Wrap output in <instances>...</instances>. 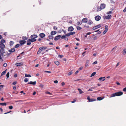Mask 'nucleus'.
<instances>
[{
  "mask_svg": "<svg viewBox=\"0 0 126 126\" xmlns=\"http://www.w3.org/2000/svg\"><path fill=\"white\" fill-rule=\"evenodd\" d=\"M106 7V5L104 3H102L99 7H97V11L98 12L101 11V10L104 9Z\"/></svg>",
  "mask_w": 126,
  "mask_h": 126,
  "instance_id": "obj_1",
  "label": "nucleus"
},
{
  "mask_svg": "<svg viewBox=\"0 0 126 126\" xmlns=\"http://www.w3.org/2000/svg\"><path fill=\"white\" fill-rule=\"evenodd\" d=\"M123 94V93L122 92H119L115 93H114L112 94L110 97H115L116 96H120L122 95Z\"/></svg>",
  "mask_w": 126,
  "mask_h": 126,
  "instance_id": "obj_2",
  "label": "nucleus"
},
{
  "mask_svg": "<svg viewBox=\"0 0 126 126\" xmlns=\"http://www.w3.org/2000/svg\"><path fill=\"white\" fill-rule=\"evenodd\" d=\"M37 36L36 35L33 34L31 35V39H30V40L31 41V42H33L36 41V39H35L37 37Z\"/></svg>",
  "mask_w": 126,
  "mask_h": 126,
  "instance_id": "obj_3",
  "label": "nucleus"
},
{
  "mask_svg": "<svg viewBox=\"0 0 126 126\" xmlns=\"http://www.w3.org/2000/svg\"><path fill=\"white\" fill-rule=\"evenodd\" d=\"M0 52L1 54V55L2 56L3 55V54L5 53L4 49V48H1L0 49Z\"/></svg>",
  "mask_w": 126,
  "mask_h": 126,
  "instance_id": "obj_4",
  "label": "nucleus"
},
{
  "mask_svg": "<svg viewBox=\"0 0 126 126\" xmlns=\"http://www.w3.org/2000/svg\"><path fill=\"white\" fill-rule=\"evenodd\" d=\"M101 17L99 16H96L95 17V20L97 21L101 19Z\"/></svg>",
  "mask_w": 126,
  "mask_h": 126,
  "instance_id": "obj_5",
  "label": "nucleus"
},
{
  "mask_svg": "<svg viewBox=\"0 0 126 126\" xmlns=\"http://www.w3.org/2000/svg\"><path fill=\"white\" fill-rule=\"evenodd\" d=\"M61 37V36L60 35L57 36L55 37L54 40L55 41H57Z\"/></svg>",
  "mask_w": 126,
  "mask_h": 126,
  "instance_id": "obj_6",
  "label": "nucleus"
},
{
  "mask_svg": "<svg viewBox=\"0 0 126 126\" xmlns=\"http://www.w3.org/2000/svg\"><path fill=\"white\" fill-rule=\"evenodd\" d=\"M101 25L100 24L94 27L93 28V29L94 30H95L97 28H98L101 27Z\"/></svg>",
  "mask_w": 126,
  "mask_h": 126,
  "instance_id": "obj_7",
  "label": "nucleus"
},
{
  "mask_svg": "<svg viewBox=\"0 0 126 126\" xmlns=\"http://www.w3.org/2000/svg\"><path fill=\"white\" fill-rule=\"evenodd\" d=\"M108 27L107 25H106L105 27V29L103 32V34H105L107 32L108 30Z\"/></svg>",
  "mask_w": 126,
  "mask_h": 126,
  "instance_id": "obj_8",
  "label": "nucleus"
},
{
  "mask_svg": "<svg viewBox=\"0 0 126 126\" xmlns=\"http://www.w3.org/2000/svg\"><path fill=\"white\" fill-rule=\"evenodd\" d=\"M74 28L72 27L71 26L69 27L68 29V31L69 32H71L74 30Z\"/></svg>",
  "mask_w": 126,
  "mask_h": 126,
  "instance_id": "obj_9",
  "label": "nucleus"
},
{
  "mask_svg": "<svg viewBox=\"0 0 126 126\" xmlns=\"http://www.w3.org/2000/svg\"><path fill=\"white\" fill-rule=\"evenodd\" d=\"M111 17V15H110L108 16H105V18L106 19H110Z\"/></svg>",
  "mask_w": 126,
  "mask_h": 126,
  "instance_id": "obj_10",
  "label": "nucleus"
},
{
  "mask_svg": "<svg viewBox=\"0 0 126 126\" xmlns=\"http://www.w3.org/2000/svg\"><path fill=\"white\" fill-rule=\"evenodd\" d=\"M23 63H16L15 65L18 66H20L22 65H23Z\"/></svg>",
  "mask_w": 126,
  "mask_h": 126,
  "instance_id": "obj_11",
  "label": "nucleus"
},
{
  "mask_svg": "<svg viewBox=\"0 0 126 126\" xmlns=\"http://www.w3.org/2000/svg\"><path fill=\"white\" fill-rule=\"evenodd\" d=\"M28 84H32L33 85H35L36 84V81H34V82H32V81H30V82H28Z\"/></svg>",
  "mask_w": 126,
  "mask_h": 126,
  "instance_id": "obj_12",
  "label": "nucleus"
},
{
  "mask_svg": "<svg viewBox=\"0 0 126 126\" xmlns=\"http://www.w3.org/2000/svg\"><path fill=\"white\" fill-rule=\"evenodd\" d=\"M100 81H104L105 80V77H100L98 79Z\"/></svg>",
  "mask_w": 126,
  "mask_h": 126,
  "instance_id": "obj_13",
  "label": "nucleus"
},
{
  "mask_svg": "<svg viewBox=\"0 0 126 126\" xmlns=\"http://www.w3.org/2000/svg\"><path fill=\"white\" fill-rule=\"evenodd\" d=\"M26 41L25 40H20L19 41V43L21 45H23L25 44L26 42Z\"/></svg>",
  "mask_w": 126,
  "mask_h": 126,
  "instance_id": "obj_14",
  "label": "nucleus"
},
{
  "mask_svg": "<svg viewBox=\"0 0 126 126\" xmlns=\"http://www.w3.org/2000/svg\"><path fill=\"white\" fill-rule=\"evenodd\" d=\"M89 61L88 60H87L86 61L85 67H87L89 65Z\"/></svg>",
  "mask_w": 126,
  "mask_h": 126,
  "instance_id": "obj_15",
  "label": "nucleus"
},
{
  "mask_svg": "<svg viewBox=\"0 0 126 126\" xmlns=\"http://www.w3.org/2000/svg\"><path fill=\"white\" fill-rule=\"evenodd\" d=\"M39 36L41 38H43L45 36V35L44 33H42L39 34Z\"/></svg>",
  "mask_w": 126,
  "mask_h": 126,
  "instance_id": "obj_16",
  "label": "nucleus"
},
{
  "mask_svg": "<svg viewBox=\"0 0 126 126\" xmlns=\"http://www.w3.org/2000/svg\"><path fill=\"white\" fill-rule=\"evenodd\" d=\"M5 47V46L2 43L0 44V48H4Z\"/></svg>",
  "mask_w": 126,
  "mask_h": 126,
  "instance_id": "obj_17",
  "label": "nucleus"
},
{
  "mask_svg": "<svg viewBox=\"0 0 126 126\" xmlns=\"http://www.w3.org/2000/svg\"><path fill=\"white\" fill-rule=\"evenodd\" d=\"M87 18H84L82 19V22L83 23H86L87 22Z\"/></svg>",
  "mask_w": 126,
  "mask_h": 126,
  "instance_id": "obj_18",
  "label": "nucleus"
},
{
  "mask_svg": "<svg viewBox=\"0 0 126 126\" xmlns=\"http://www.w3.org/2000/svg\"><path fill=\"white\" fill-rule=\"evenodd\" d=\"M57 33L56 32L54 31H52L51 32L50 34L52 35L56 34Z\"/></svg>",
  "mask_w": 126,
  "mask_h": 126,
  "instance_id": "obj_19",
  "label": "nucleus"
},
{
  "mask_svg": "<svg viewBox=\"0 0 126 126\" xmlns=\"http://www.w3.org/2000/svg\"><path fill=\"white\" fill-rule=\"evenodd\" d=\"M15 49L14 48H13L9 50H8L10 52H14L15 51Z\"/></svg>",
  "mask_w": 126,
  "mask_h": 126,
  "instance_id": "obj_20",
  "label": "nucleus"
},
{
  "mask_svg": "<svg viewBox=\"0 0 126 126\" xmlns=\"http://www.w3.org/2000/svg\"><path fill=\"white\" fill-rule=\"evenodd\" d=\"M27 45H30L31 44V41L30 40V39L28 40L27 41Z\"/></svg>",
  "mask_w": 126,
  "mask_h": 126,
  "instance_id": "obj_21",
  "label": "nucleus"
},
{
  "mask_svg": "<svg viewBox=\"0 0 126 126\" xmlns=\"http://www.w3.org/2000/svg\"><path fill=\"white\" fill-rule=\"evenodd\" d=\"M49 38L50 39H53V35H49L48 36Z\"/></svg>",
  "mask_w": 126,
  "mask_h": 126,
  "instance_id": "obj_22",
  "label": "nucleus"
},
{
  "mask_svg": "<svg viewBox=\"0 0 126 126\" xmlns=\"http://www.w3.org/2000/svg\"><path fill=\"white\" fill-rule=\"evenodd\" d=\"M78 90L79 91V94H81L83 93V92L80 89L78 88Z\"/></svg>",
  "mask_w": 126,
  "mask_h": 126,
  "instance_id": "obj_23",
  "label": "nucleus"
},
{
  "mask_svg": "<svg viewBox=\"0 0 126 126\" xmlns=\"http://www.w3.org/2000/svg\"><path fill=\"white\" fill-rule=\"evenodd\" d=\"M93 22L91 20H89L88 22V24L89 25L92 24H93Z\"/></svg>",
  "mask_w": 126,
  "mask_h": 126,
  "instance_id": "obj_24",
  "label": "nucleus"
},
{
  "mask_svg": "<svg viewBox=\"0 0 126 126\" xmlns=\"http://www.w3.org/2000/svg\"><path fill=\"white\" fill-rule=\"evenodd\" d=\"M104 97H100L97 98V99L98 100H101L104 98Z\"/></svg>",
  "mask_w": 126,
  "mask_h": 126,
  "instance_id": "obj_25",
  "label": "nucleus"
},
{
  "mask_svg": "<svg viewBox=\"0 0 126 126\" xmlns=\"http://www.w3.org/2000/svg\"><path fill=\"white\" fill-rule=\"evenodd\" d=\"M126 48L124 49L123 51V54L125 55L126 54Z\"/></svg>",
  "mask_w": 126,
  "mask_h": 126,
  "instance_id": "obj_26",
  "label": "nucleus"
},
{
  "mask_svg": "<svg viewBox=\"0 0 126 126\" xmlns=\"http://www.w3.org/2000/svg\"><path fill=\"white\" fill-rule=\"evenodd\" d=\"M57 65H58L60 64L59 62L58 61H55L54 62Z\"/></svg>",
  "mask_w": 126,
  "mask_h": 126,
  "instance_id": "obj_27",
  "label": "nucleus"
},
{
  "mask_svg": "<svg viewBox=\"0 0 126 126\" xmlns=\"http://www.w3.org/2000/svg\"><path fill=\"white\" fill-rule=\"evenodd\" d=\"M46 49V48L44 47H41L39 48L40 50L41 51L42 50H44Z\"/></svg>",
  "mask_w": 126,
  "mask_h": 126,
  "instance_id": "obj_28",
  "label": "nucleus"
},
{
  "mask_svg": "<svg viewBox=\"0 0 126 126\" xmlns=\"http://www.w3.org/2000/svg\"><path fill=\"white\" fill-rule=\"evenodd\" d=\"M6 72V70L2 72L1 74V76H2L5 74Z\"/></svg>",
  "mask_w": 126,
  "mask_h": 126,
  "instance_id": "obj_29",
  "label": "nucleus"
},
{
  "mask_svg": "<svg viewBox=\"0 0 126 126\" xmlns=\"http://www.w3.org/2000/svg\"><path fill=\"white\" fill-rule=\"evenodd\" d=\"M96 100L95 99H90L89 100V102H91L95 101Z\"/></svg>",
  "mask_w": 126,
  "mask_h": 126,
  "instance_id": "obj_30",
  "label": "nucleus"
},
{
  "mask_svg": "<svg viewBox=\"0 0 126 126\" xmlns=\"http://www.w3.org/2000/svg\"><path fill=\"white\" fill-rule=\"evenodd\" d=\"M6 103H0V105L2 106H6Z\"/></svg>",
  "mask_w": 126,
  "mask_h": 126,
  "instance_id": "obj_31",
  "label": "nucleus"
},
{
  "mask_svg": "<svg viewBox=\"0 0 126 126\" xmlns=\"http://www.w3.org/2000/svg\"><path fill=\"white\" fill-rule=\"evenodd\" d=\"M14 43V42H13L12 41H11L10 42V46H12L13 45V44Z\"/></svg>",
  "mask_w": 126,
  "mask_h": 126,
  "instance_id": "obj_32",
  "label": "nucleus"
},
{
  "mask_svg": "<svg viewBox=\"0 0 126 126\" xmlns=\"http://www.w3.org/2000/svg\"><path fill=\"white\" fill-rule=\"evenodd\" d=\"M25 76L26 77H31V76L29 74L27 75V74H25Z\"/></svg>",
  "mask_w": 126,
  "mask_h": 126,
  "instance_id": "obj_33",
  "label": "nucleus"
},
{
  "mask_svg": "<svg viewBox=\"0 0 126 126\" xmlns=\"http://www.w3.org/2000/svg\"><path fill=\"white\" fill-rule=\"evenodd\" d=\"M5 40H4V39H2L1 40V43H2L3 44V43H5Z\"/></svg>",
  "mask_w": 126,
  "mask_h": 126,
  "instance_id": "obj_34",
  "label": "nucleus"
},
{
  "mask_svg": "<svg viewBox=\"0 0 126 126\" xmlns=\"http://www.w3.org/2000/svg\"><path fill=\"white\" fill-rule=\"evenodd\" d=\"M96 74V72H94L93 73L91 74V75L90 76L91 77H92L93 76H94Z\"/></svg>",
  "mask_w": 126,
  "mask_h": 126,
  "instance_id": "obj_35",
  "label": "nucleus"
},
{
  "mask_svg": "<svg viewBox=\"0 0 126 126\" xmlns=\"http://www.w3.org/2000/svg\"><path fill=\"white\" fill-rule=\"evenodd\" d=\"M69 33L70 35H73L75 33V32H70Z\"/></svg>",
  "mask_w": 126,
  "mask_h": 126,
  "instance_id": "obj_36",
  "label": "nucleus"
},
{
  "mask_svg": "<svg viewBox=\"0 0 126 126\" xmlns=\"http://www.w3.org/2000/svg\"><path fill=\"white\" fill-rule=\"evenodd\" d=\"M27 39V38L26 36H23L22 37V39L24 40H26Z\"/></svg>",
  "mask_w": 126,
  "mask_h": 126,
  "instance_id": "obj_37",
  "label": "nucleus"
},
{
  "mask_svg": "<svg viewBox=\"0 0 126 126\" xmlns=\"http://www.w3.org/2000/svg\"><path fill=\"white\" fill-rule=\"evenodd\" d=\"M112 13V11H110L107 12V14L109 15V14H111Z\"/></svg>",
  "mask_w": 126,
  "mask_h": 126,
  "instance_id": "obj_38",
  "label": "nucleus"
},
{
  "mask_svg": "<svg viewBox=\"0 0 126 126\" xmlns=\"http://www.w3.org/2000/svg\"><path fill=\"white\" fill-rule=\"evenodd\" d=\"M77 29L78 30H80L81 29V28L79 26L77 27Z\"/></svg>",
  "mask_w": 126,
  "mask_h": 126,
  "instance_id": "obj_39",
  "label": "nucleus"
},
{
  "mask_svg": "<svg viewBox=\"0 0 126 126\" xmlns=\"http://www.w3.org/2000/svg\"><path fill=\"white\" fill-rule=\"evenodd\" d=\"M9 76V73L8 72L6 74V77L7 78H8Z\"/></svg>",
  "mask_w": 126,
  "mask_h": 126,
  "instance_id": "obj_40",
  "label": "nucleus"
},
{
  "mask_svg": "<svg viewBox=\"0 0 126 126\" xmlns=\"http://www.w3.org/2000/svg\"><path fill=\"white\" fill-rule=\"evenodd\" d=\"M28 80L27 78H26L24 79V81L25 82H28Z\"/></svg>",
  "mask_w": 126,
  "mask_h": 126,
  "instance_id": "obj_41",
  "label": "nucleus"
},
{
  "mask_svg": "<svg viewBox=\"0 0 126 126\" xmlns=\"http://www.w3.org/2000/svg\"><path fill=\"white\" fill-rule=\"evenodd\" d=\"M72 72L71 71L68 73V75L69 76H70L72 74Z\"/></svg>",
  "mask_w": 126,
  "mask_h": 126,
  "instance_id": "obj_42",
  "label": "nucleus"
},
{
  "mask_svg": "<svg viewBox=\"0 0 126 126\" xmlns=\"http://www.w3.org/2000/svg\"><path fill=\"white\" fill-rule=\"evenodd\" d=\"M19 44H17L16 45H15V47L16 48H17V47H19Z\"/></svg>",
  "mask_w": 126,
  "mask_h": 126,
  "instance_id": "obj_43",
  "label": "nucleus"
},
{
  "mask_svg": "<svg viewBox=\"0 0 126 126\" xmlns=\"http://www.w3.org/2000/svg\"><path fill=\"white\" fill-rule=\"evenodd\" d=\"M70 35V33L66 34L65 35L67 37L69 36Z\"/></svg>",
  "mask_w": 126,
  "mask_h": 126,
  "instance_id": "obj_44",
  "label": "nucleus"
},
{
  "mask_svg": "<svg viewBox=\"0 0 126 126\" xmlns=\"http://www.w3.org/2000/svg\"><path fill=\"white\" fill-rule=\"evenodd\" d=\"M63 56L62 55H59L58 56V57H59L60 58H61L63 57Z\"/></svg>",
  "mask_w": 126,
  "mask_h": 126,
  "instance_id": "obj_45",
  "label": "nucleus"
},
{
  "mask_svg": "<svg viewBox=\"0 0 126 126\" xmlns=\"http://www.w3.org/2000/svg\"><path fill=\"white\" fill-rule=\"evenodd\" d=\"M46 94H48L50 95H52V94L51 93H50V92H47L46 93Z\"/></svg>",
  "mask_w": 126,
  "mask_h": 126,
  "instance_id": "obj_46",
  "label": "nucleus"
},
{
  "mask_svg": "<svg viewBox=\"0 0 126 126\" xmlns=\"http://www.w3.org/2000/svg\"><path fill=\"white\" fill-rule=\"evenodd\" d=\"M7 65V64L6 63H4L3 64V66H4V67H6Z\"/></svg>",
  "mask_w": 126,
  "mask_h": 126,
  "instance_id": "obj_47",
  "label": "nucleus"
},
{
  "mask_svg": "<svg viewBox=\"0 0 126 126\" xmlns=\"http://www.w3.org/2000/svg\"><path fill=\"white\" fill-rule=\"evenodd\" d=\"M77 24L78 25H80L81 24V23L80 22H77Z\"/></svg>",
  "mask_w": 126,
  "mask_h": 126,
  "instance_id": "obj_48",
  "label": "nucleus"
},
{
  "mask_svg": "<svg viewBox=\"0 0 126 126\" xmlns=\"http://www.w3.org/2000/svg\"><path fill=\"white\" fill-rule=\"evenodd\" d=\"M65 36L63 35L61 37V38L62 39H63L65 38Z\"/></svg>",
  "mask_w": 126,
  "mask_h": 126,
  "instance_id": "obj_49",
  "label": "nucleus"
},
{
  "mask_svg": "<svg viewBox=\"0 0 126 126\" xmlns=\"http://www.w3.org/2000/svg\"><path fill=\"white\" fill-rule=\"evenodd\" d=\"M9 108L10 109H13V107L12 106H10L9 107Z\"/></svg>",
  "mask_w": 126,
  "mask_h": 126,
  "instance_id": "obj_50",
  "label": "nucleus"
},
{
  "mask_svg": "<svg viewBox=\"0 0 126 126\" xmlns=\"http://www.w3.org/2000/svg\"><path fill=\"white\" fill-rule=\"evenodd\" d=\"M97 39V37L96 36H94L93 37V39L94 40H96Z\"/></svg>",
  "mask_w": 126,
  "mask_h": 126,
  "instance_id": "obj_51",
  "label": "nucleus"
},
{
  "mask_svg": "<svg viewBox=\"0 0 126 126\" xmlns=\"http://www.w3.org/2000/svg\"><path fill=\"white\" fill-rule=\"evenodd\" d=\"M53 28V29L54 30H56L57 29V27L55 26H54Z\"/></svg>",
  "mask_w": 126,
  "mask_h": 126,
  "instance_id": "obj_52",
  "label": "nucleus"
},
{
  "mask_svg": "<svg viewBox=\"0 0 126 126\" xmlns=\"http://www.w3.org/2000/svg\"><path fill=\"white\" fill-rule=\"evenodd\" d=\"M45 72H46L49 73H51V71H45Z\"/></svg>",
  "mask_w": 126,
  "mask_h": 126,
  "instance_id": "obj_53",
  "label": "nucleus"
},
{
  "mask_svg": "<svg viewBox=\"0 0 126 126\" xmlns=\"http://www.w3.org/2000/svg\"><path fill=\"white\" fill-rule=\"evenodd\" d=\"M97 63V61H95L93 63V64H96Z\"/></svg>",
  "mask_w": 126,
  "mask_h": 126,
  "instance_id": "obj_54",
  "label": "nucleus"
},
{
  "mask_svg": "<svg viewBox=\"0 0 126 126\" xmlns=\"http://www.w3.org/2000/svg\"><path fill=\"white\" fill-rule=\"evenodd\" d=\"M83 67H80L79 69V70H81L83 68Z\"/></svg>",
  "mask_w": 126,
  "mask_h": 126,
  "instance_id": "obj_55",
  "label": "nucleus"
},
{
  "mask_svg": "<svg viewBox=\"0 0 126 126\" xmlns=\"http://www.w3.org/2000/svg\"><path fill=\"white\" fill-rule=\"evenodd\" d=\"M54 82L55 83H58V81L57 80H55L54 81Z\"/></svg>",
  "mask_w": 126,
  "mask_h": 126,
  "instance_id": "obj_56",
  "label": "nucleus"
},
{
  "mask_svg": "<svg viewBox=\"0 0 126 126\" xmlns=\"http://www.w3.org/2000/svg\"><path fill=\"white\" fill-rule=\"evenodd\" d=\"M16 83H17V82L15 81V82H13V85H14L16 84Z\"/></svg>",
  "mask_w": 126,
  "mask_h": 126,
  "instance_id": "obj_57",
  "label": "nucleus"
},
{
  "mask_svg": "<svg viewBox=\"0 0 126 126\" xmlns=\"http://www.w3.org/2000/svg\"><path fill=\"white\" fill-rule=\"evenodd\" d=\"M91 32H88L86 34L87 35H89L90 34H91Z\"/></svg>",
  "mask_w": 126,
  "mask_h": 126,
  "instance_id": "obj_58",
  "label": "nucleus"
},
{
  "mask_svg": "<svg viewBox=\"0 0 126 126\" xmlns=\"http://www.w3.org/2000/svg\"><path fill=\"white\" fill-rule=\"evenodd\" d=\"M123 11L124 12H126V7L125 8V9Z\"/></svg>",
  "mask_w": 126,
  "mask_h": 126,
  "instance_id": "obj_59",
  "label": "nucleus"
},
{
  "mask_svg": "<svg viewBox=\"0 0 126 126\" xmlns=\"http://www.w3.org/2000/svg\"><path fill=\"white\" fill-rule=\"evenodd\" d=\"M123 90L124 91H126V87L124 88Z\"/></svg>",
  "mask_w": 126,
  "mask_h": 126,
  "instance_id": "obj_60",
  "label": "nucleus"
},
{
  "mask_svg": "<svg viewBox=\"0 0 126 126\" xmlns=\"http://www.w3.org/2000/svg\"><path fill=\"white\" fill-rule=\"evenodd\" d=\"M90 97L89 96H88L87 97V99L89 101L90 100Z\"/></svg>",
  "mask_w": 126,
  "mask_h": 126,
  "instance_id": "obj_61",
  "label": "nucleus"
},
{
  "mask_svg": "<svg viewBox=\"0 0 126 126\" xmlns=\"http://www.w3.org/2000/svg\"><path fill=\"white\" fill-rule=\"evenodd\" d=\"M76 100L74 99V101H71V102L72 103H74L76 101Z\"/></svg>",
  "mask_w": 126,
  "mask_h": 126,
  "instance_id": "obj_62",
  "label": "nucleus"
},
{
  "mask_svg": "<svg viewBox=\"0 0 126 126\" xmlns=\"http://www.w3.org/2000/svg\"><path fill=\"white\" fill-rule=\"evenodd\" d=\"M61 84L62 86H63L65 85V84L64 82H63Z\"/></svg>",
  "mask_w": 126,
  "mask_h": 126,
  "instance_id": "obj_63",
  "label": "nucleus"
},
{
  "mask_svg": "<svg viewBox=\"0 0 126 126\" xmlns=\"http://www.w3.org/2000/svg\"><path fill=\"white\" fill-rule=\"evenodd\" d=\"M17 74H16L14 75V77L15 78H16L17 77Z\"/></svg>",
  "mask_w": 126,
  "mask_h": 126,
  "instance_id": "obj_64",
  "label": "nucleus"
}]
</instances>
